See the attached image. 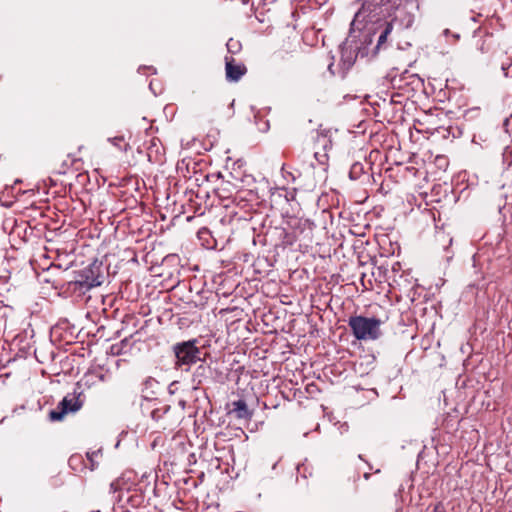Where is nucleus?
Listing matches in <instances>:
<instances>
[{"instance_id": "obj_1", "label": "nucleus", "mask_w": 512, "mask_h": 512, "mask_svg": "<svg viewBox=\"0 0 512 512\" xmlns=\"http://www.w3.org/2000/svg\"><path fill=\"white\" fill-rule=\"evenodd\" d=\"M383 321L376 317L353 315L348 319L352 335L359 341H377L382 335Z\"/></svg>"}, {"instance_id": "obj_2", "label": "nucleus", "mask_w": 512, "mask_h": 512, "mask_svg": "<svg viewBox=\"0 0 512 512\" xmlns=\"http://www.w3.org/2000/svg\"><path fill=\"white\" fill-rule=\"evenodd\" d=\"M404 0H366L355 15V20L373 22L381 16L391 15Z\"/></svg>"}, {"instance_id": "obj_3", "label": "nucleus", "mask_w": 512, "mask_h": 512, "mask_svg": "<svg viewBox=\"0 0 512 512\" xmlns=\"http://www.w3.org/2000/svg\"><path fill=\"white\" fill-rule=\"evenodd\" d=\"M83 404L82 392L69 393L49 412V419L53 422L62 421L67 414L79 411Z\"/></svg>"}, {"instance_id": "obj_4", "label": "nucleus", "mask_w": 512, "mask_h": 512, "mask_svg": "<svg viewBox=\"0 0 512 512\" xmlns=\"http://www.w3.org/2000/svg\"><path fill=\"white\" fill-rule=\"evenodd\" d=\"M174 352L177 359L176 364L178 366H189L201 359V351L195 346L193 341H187L175 345Z\"/></svg>"}, {"instance_id": "obj_5", "label": "nucleus", "mask_w": 512, "mask_h": 512, "mask_svg": "<svg viewBox=\"0 0 512 512\" xmlns=\"http://www.w3.org/2000/svg\"><path fill=\"white\" fill-rule=\"evenodd\" d=\"M76 275H78L79 279L84 281L90 289L100 286L105 279L102 264L97 261H94L87 267L76 272Z\"/></svg>"}, {"instance_id": "obj_6", "label": "nucleus", "mask_w": 512, "mask_h": 512, "mask_svg": "<svg viewBox=\"0 0 512 512\" xmlns=\"http://www.w3.org/2000/svg\"><path fill=\"white\" fill-rule=\"evenodd\" d=\"M226 61V78L230 82H237L246 73L247 69L243 64H236L234 59L225 58Z\"/></svg>"}, {"instance_id": "obj_7", "label": "nucleus", "mask_w": 512, "mask_h": 512, "mask_svg": "<svg viewBox=\"0 0 512 512\" xmlns=\"http://www.w3.org/2000/svg\"><path fill=\"white\" fill-rule=\"evenodd\" d=\"M90 287L75 274L74 279L67 282L66 292L75 298H82L90 291Z\"/></svg>"}, {"instance_id": "obj_8", "label": "nucleus", "mask_w": 512, "mask_h": 512, "mask_svg": "<svg viewBox=\"0 0 512 512\" xmlns=\"http://www.w3.org/2000/svg\"><path fill=\"white\" fill-rule=\"evenodd\" d=\"M197 237L201 242V245L206 249H218V242L208 228H200L197 233Z\"/></svg>"}, {"instance_id": "obj_9", "label": "nucleus", "mask_w": 512, "mask_h": 512, "mask_svg": "<svg viewBox=\"0 0 512 512\" xmlns=\"http://www.w3.org/2000/svg\"><path fill=\"white\" fill-rule=\"evenodd\" d=\"M231 184L229 182L222 184L220 188H218V195L220 198L224 199H230L232 198V202L236 203L237 205H241V207L246 206L245 197L242 195L244 191H237L234 196L227 194L229 189L226 186H230Z\"/></svg>"}, {"instance_id": "obj_10", "label": "nucleus", "mask_w": 512, "mask_h": 512, "mask_svg": "<svg viewBox=\"0 0 512 512\" xmlns=\"http://www.w3.org/2000/svg\"><path fill=\"white\" fill-rule=\"evenodd\" d=\"M231 413H234L238 419H251L253 413L249 410L245 400L239 399L232 402Z\"/></svg>"}, {"instance_id": "obj_11", "label": "nucleus", "mask_w": 512, "mask_h": 512, "mask_svg": "<svg viewBox=\"0 0 512 512\" xmlns=\"http://www.w3.org/2000/svg\"><path fill=\"white\" fill-rule=\"evenodd\" d=\"M210 368L204 364H200L192 375L193 388L197 389L205 379L209 377Z\"/></svg>"}, {"instance_id": "obj_12", "label": "nucleus", "mask_w": 512, "mask_h": 512, "mask_svg": "<svg viewBox=\"0 0 512 512\" xmlns=\"http://www.w3.org/2000/svg\"><path fill=\"white\" fill-rule=\"evenodd\" d=\"M317 143L323 147L324 152L320 153L318 151H315L314 152V157H315V159L317 160V162L319 164L324 165L328 161V154L326 153V149L328 147H331V141L326 136L318 135L317 136Z\"/></svg>"}, {"instance_id": "obj_13", "label": "nucleus", "mask_w": 512, "mask_h": 512, "mask_svg": "<svg viewBox=\"0 0 512 512\" xmlns=\"http://www.w3.org/2000/svg\"><path fill=\"white\" fill-rule=\"evenodd\" d=\"M100 457H102V449H98V450L86 453V458H87L86 464H87V468L90 471H93L98 467V465H99L98 458H100Z\"/></svg>"}, {"instance_id": "obj_14", "label": "nucleus", "mask_w": 512, "mask_h": 512, "mask_svg": "<svg viewBox=\"0 0 512 512\" xmlns=\"http://www.w3.org/2000/svg\"><path fill=\"white\" fill-rule=\"evenodd\" d=\"M68 464L75 471H82L87 468V464L84 462L83 457L80 454L70 456Z\"/></svg>"}, {"instance_id": "obj_15", "label": "nucleus", "mask_w": 512, "mask_h": 512, "mask_svg": "<svg viewBox=\"0 0 512 512\" xmlns=\"http://www.w3.org/2000/svg\"><path fill=\"white\" fill-rule=\"evenodd\" d=\"M170 410V406L167 404H162L159 407H155L151 411V418L155 421H159L163 418V416Z\"/></svg>"}, {"instance_id": "obj_16", "label": "nucleus", "mask_w": 512, "mask_h": 512, "mask_svg": "<svg viewBox=\"0 0 512 512\" xmlns=\"http://www.w3.org/2000/svg\"><path fill=\"white\" fill-rule=\"evenodd\" d=\"M108 140L121 151H126L129 146L127 143H125L123 136L109 138Z\"/></svg>"}, {"instance_id": "obj_17", "label": "nucleus", "mask_w": 512, "mask_h": 512, "mask_svg": "<svg viewBox=\"0 0 512 512\" xmlns=\"http://www.w3.org/2000/svg\"><path fill=\"white\" fill-rule=\"evenodd\" d=\"M346 53H347V51H345L343 49L342 50L341 60H342L344 66L346 68H350L353 65V63H354V60H355L356 56H353L351 52H349V55L346 56Z\"/></svg>"}, {"instance_id": "obj_18", "label": "nucleus", "mask_w": 512, "mask_h": 512, "mask_svg": "<svg viewBox=\"0 0 512 512\" xmlns=\"http://www.w3.org/2000/svg\"><path fill=\"white\" fill-rule=\"evenodd\" d=\"M391 30H392V26H391V24H388L386 26V28L384 29V31L379 36L378 45H380L386 41L387 36L391 32Z\"/></svg>"}, {"instance_id": "obj_19", "label": "nucleus", "mask_w": 512, "mask_h": 512, "mask_svg": "<svg viewBox=\"0 0 512 512\" xmlns=\"http://www.w3.org/2000/svg\"><path fill=\"white\" fill-rule=\"evenodd\" d=\"M361 170H362V165L361 164H359V163L354 164L352 166V168H351V171H350V177L352 179H356L357 178L356 174L358 172H360Z\"/></svg>"}, {"instance_id": "obj_20", "label": "nucleus", "mask_w": 512, "mask_h": 512, "mask_svg": "<svg viewBox=\"0 0 512 512\" xmlns=\"http://www.w3.org/2000/svg\"><path fill=\"white\" fill-rule=\"evenodd\" d=\"M93 377H94V374H92V373L85 374V376L83 378V380L85 381V384H88L90 381V378H93ZM95 377H97L100 381L104 380V376L102 374L95 375Z\"/></svg>"}, {"instance_id": "obj_21", "label": "nucleus", "mask_w": 512, "mask_h": 512, "mask_svg": "<svg viewBox=\"0 0 512 512\" xmlns=\"http://www.w3.org/2000/svg\"><path fill=\"white\" fill-rule=\"evenodd\" d=\"M237 47H238V42H234L232 39H230L228 41L227 48L229 51L234 52Z\"/></svg>"}, {"instance_id": "obj_22", "label": "nucleus", "mask_w": 512, "mask_h": 512, "mask_svg": "<svg viewBox=\"0 0 512 512\" xmlns=\"http://www.w3.org/2000/svg\"><path fill=\"white\" fill-rule=\"evenodd\" d=\"M433 512H445V507H444V505H443L441 502L437 503V504L434 506V510H433Z\"/></svg>"}, {"instance_id": "obj_23", "label": "nucleus", "mask_w": 512, "mask_h": 512, "mask_svg": "<svg viewBox=\"0 0 512 512\" xmlns=\"http://www.w3.org/2000/svg\"><path fill=\"white\" fill-rule=\"evenodd\" d=\"M479 49H480V51H481L482 53H486V52H488V51H489V49H490V45H486V44H485V41H483V43L481 44V46L479 47Z\"/></svg>"}, {"instance_id": "obj_24", "label": "nucleus", "mask_w": 512, "mask_h": 512, "mask_svg": "<svg viewBox=\"0 0 512 512\" xmlns=\"http://www.w3.org/2000/svg\"><path fill=\"white\" fill-rule=\"evenodd\" d=\"M118 481H113L111 484H110V491L111 492H116L118 490Z\"/></svg>"}, {"instance_id": "obj_25", "label": "nucleus", "mask_w": 512, "mask_h": 512, "mask_svg": "<svg viewBox=\"0 0 512 512\" xmlns=\"http://www.w3.org/2000/svg\"><path fill=\"white\" fill-rule=\"evenodd\" d=\"M142 69L148 70L151 73H155V69L153 67H140L138 71L140 72Z\"/></svg>"}, {"instance_id": "obj_26", "label": "nucleus", "mask_w": 512, "mask_h": 512, "mask_svg": "<svg viewBox=\"0 0 512 512\" xmlns=\"http://www.w3.org/2000/svg\"><path fill=\"white\" fill-rule=\"evenodd\" d=\"M333 66H334V63H333V62H331V63L328 65V70L330 71V73H331L332 75H334V74H335V72L333 71Z\"/></svg>"}, {"instance_id": "obj_27", "label": "nucleus", "mask_w": 512, "mask_h": 512, "mask_svg": "<svg viewBox=\"0 0 512 512\" xmlns=\"http://www.w3.org/2000/svg\"><path fill=\"white\" fill-rule=\"evenodd\" d=\"M179 404L184 408L186 403H185V401H184V400H181V401L179 402Z\"/></svg>"}, {"instance_id": "obj_28", "label": "nucleus", "mask_w": 512, "mask_h": 512, "mask_svg": "<svg viewBox=\"0 0 512 512\" xmlns=\"http://www.w3.org/2000/svg\"><path fill=\"white\" fill-rule=\"evenodd\" d=\"M152 382H155V380H153V379L146 380V384H149V383H152Z\"/></svg>"}, {"instance_id": "obj_29", "label": "nucleus", "mask_w": 512, "mask_h": 512, "mask_svg": "<svg viewBox=\"0 0 512 512\" xmlns=\"http://www.w3.org/2000/svg\"><path fill=\"white\" fill-rule=\"evenodd\" d=\"M248 194L251 195V196H254L253 192L250 190L248 191Z\"/></svg>"}, {"instance_id": "obj_30", "label": "nucleus", "mask_w": 512, "mask_h": 512, "mask_svg": "<svg viewBox=\"0 0 512 512\" xmlns=\"http://www.w3.org/2000/svg\"><path fill=\"white\" fill-rule=\"evenodd\" d=\"M364 477H365L366 479H368L369 474H367V473H366V474L364 475Z\"/></svg>"}]
</instances>
